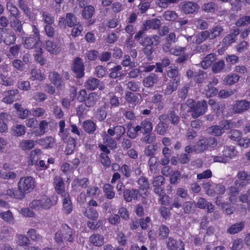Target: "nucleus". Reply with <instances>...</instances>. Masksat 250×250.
<instances>
[{"label": "nucleus", "mask_w": 250, "mask_h": 250, "mask_svg": "<svg viewBox=\"0 0 250 250\" xmlns=\"http://www.w3.org/2000/svg\"><path fill=\"white\" fill-rule=\"evenodd\" d=\"M250 108V102L246 100H238L233 105L232 110L235 114L242 113Z\"/></svg>", "instance_id": "obj_7"}, {"label": "nucleus", "mask_w": 250, "mask_h": 250, "mask_svg": "<svg viewBox=\"0 0 250 250\" xmlns=\"http://www.w3.org/2000/svg\"><path fill=\"white\" fill-rule=\"evenodd\" d=\"M14 107L17 111V114L19 119H25L28 118L31 113V112L29 110L22 107L21 105L20 104H15Z\"/></svg>", "instance_id": "obj_22"}, {"label": "nucleus", "mask_w": 250, "mask_h": 250, "mask_svg": "<svg viewBox=\"0 0 250 250\" xmlns=\"http://www.w3.org/2000/svg\"><path fill=\"white\" fill-rule=\"evenodd\" d=\"M84 67L82 60L80 58H77L75 60L73 71L78 78L83 77L84 75Z\"/></svg>", "instance_id": "obj_17"}, {"label": "nucleus", "mask_w": 250, "mask_h": 250, "mask_svg": "<svg viewBox=\"0 0 250 250\" xmlns=\"http://www.w3.org/2000/svg\"><path fill=\"white\" fill-rule=\"evenodd\" d=\"M158 159L157 157H151L149 158L148 164L151 173L156 172L158 166Z\"/></svg>", "instance_id": "obj_49"}, {"label": "nucleus", "mask_w": 250, "mask_h": 250, "mask_svg": "<svg viewBox=\"0 0 250 250\" xmlns=\"http://www.w3.org/2000/svg\"><path fill=\"white\" fill-rule=\"evenodd\" d=\"M16 244L21 247H27L29 245L30 240L29 238L24 234H17L16 235Z\"/></svg>", "instance_id": "obj_30"}, {"label": "nucleus", "mask_w": 250, "mask_h": 250, "mask_svg": "<svg viewBox=\"0 0 250 250\" xmlns=\"http://www.w3.org/2000/svg\"><path fill=\"white\" fill-rule=\"evenodd\" d=\"M138 184L139 185V188L143 190H146L149 187L148 181L144 176H141L139 178Z\"/></svg>", "instance_id": "obj_60"}, {"label": "nucleus", "mask_w": 250, "mask_h": 250, "mask_svg": "<svg viewBox=\"0 0 250 250\" xmlns=\"http://www.w3.org/2000/svg\"><path fill=\"white\" fill-rule=\"evenodd\" d=\"M208 31L209 33L210 40H213L221 36L223 33L224 29L221 25L217 24Z\"/></svg>", "instance_id": "obj_20"}, {"label": "nucleus", "mask_w": 250, "mask_h": 250, "mask_svg": "<svg viewBox=\"0 0 250 250\" xmlns=\"http://www.w3.org/2000/svg\"><path fill=\"white\" fill-rule=\"evenodd\" d=\"M141 96L139 94H134V93L130 91L126 92L125 94V99L126 102L132 104V106H136L140 101Z\"/></svg>", "instance_id": "obj_16"}, {"label": "nucleus", "mask_w": 250, "mask_h": 250, "mask_svg": "<svg viewBox=\"0 0 250 250\" xmlns=\"http://www.w3.org/2000/svg\"><path fill=\"white\" fill-rule=\"evenodd\" d=\"M76 141L75 139L69 137L67 140V146L66 148V152L67 154H71L73 152L75 148Z\"/></svg>", "instance_id": "obj_56"}, {"label": "nucleus", "mask_w": 250, "mask_h": 250, "mask_svg": "<svg viewBox=\"0 0 250 250\" xmlns=\"http://www.w3.org/2000/svg\"><path fill=\"white\" fill-rule=\"evenodd\" d=\"M168 125L164 122H160L156 125L155 130L160 135H165L167 132Z\"/></svg>", "instance_id": "obj_46"}, {"label": "nucleus", "mask_w": 250, "mask_h": 250, "mask_svg": "<svg viewBox=\"0 0 250 250\" xmlns=\"http://www.w3.org/2000/svg\"><path fill=\"white\" fill-rule=\"evenodd\" d=\"M157 149L156 143L148 146L144 150L145 154L147 157H155Z\"/></svg>", "instance_id": "obj_48"}, {"label": "nucleus", "mask_w": 250, "mask_h": 250, "mask_svg": "<svg viewBox=\"0 0 250 250\" xmlns=\"http://www.w3.org/2000/svg\"><path fill=\"white\" fill-rule=\"evenodd\" d=\"M46 50L51 54H55L59 51L58 46L51 41H47L45 43Z\"/></svg>", "instance_id": "obj_53"}, {"label": "nucleus", "mask_w": 250, "mask_h": 250, "mask_svg": "<svg viewBox=\"0 0 250 250\" xmlns=\"http://www.w3.org/2000/svg\"><path fill=\"white\" fill-rule=\"evenodd\" d=\"M217 145V139L213 137L204 138L195 145V152L201 153L209 148H214Z\"/></svg>", "instance_id": "obj_4"}, {"label": "nucleus", "mask_w": 250, "mask_h": 250, "mask_svg": "<svg viewBox=\"0 0 250 250\" xmlns=\"http://www.w3.org/2000/svg\"><path fill=\"white\" fill-rule=\"evenodd\" d=\"M161 23L160 20L155 18L146 21L144 23L143 26L146 30H147L149 29H157L159 28Z\"/></svg>", "instance_id": "obj_23"}, {"label": "nucleus", "mask_w": 250, "mask_h": 250, "mask_svg": "<svg viewBox=\"0 0 250 250\" xmlns=\"http://www.w3.org/2000/svg\"><path fill=\"white\" fill-rule=\"evenodd\" d=\"M56 203V197L53 196L51 197H48L46 195H43L40 199L33 200L30 203L29 206L35 210H40L48 209Z\"/></svg>", "instance_id": "obj_2"}, {"label": "nucleus", "mask_w": 250, "mask_h": 250, "mask_svg": "<svg viewBox=\"0 0 250 250\" xmlns=\"http://www.w3.org/2000/svg\"><path fill=\"white\" fill-rule=\"evenodd\" d=\"M193 23L197 28L201 30L207 29L208 27V22L202 18L195 19Z\"/></svg>", "instance_id": "obj_40"}, {"label": "nucleus", "mask_w": 250, "mask_h": 250, "mask_svg": "<svg viewBox=\"0 0 250 250\" xmlns=\"http://www.w3.org/2000/svg\"><path fill=\"white\" fill-rule=\"evenodd\" d=\"M140 44L144 46H156L160 43V37L156 35L145 36L143 37L139 42Z\"/></svg>", "instance_id": "obj_8"}, {"label": "nucleus", "mask_w": 250, "mask_h": 250, "mask_svg": "<svg viewBox=\"0 0 250 250\" xmlns=\"http://www.w3.org/2000/svg\"><path fill=\"white\" fill-rule=\"evenodd\" d=\"M19 91L18 89H12L4 92L5 97L2 99V101L6 104H11L15 100V96L18 95Z\"/></svg>", "instance_id": "obj_21"}, {"label": "nucleus", "mask_w": 250, "mask_h": 250, "mask_svg": "<svg viewBox=\"0 0 250 250\" xmlns=\"http://www.w3.org/2000/svg\"><path fill=\"white\" fill-rule=\"evenodd\" d=\"M240 76L238 74L233 73L228 75L224 79V83L226 85H232L238 82Z\"/></svg>", "instance_id": "obj_32"}, {"label": "nucleus", "mask_w": 250, "mask_h": 250, "mask_svg": "<svg viewBox=\"0 0 250 250\" xmlns=\"http://www.w3.org/2000/svg\"><path fill=\"white\" fill-rule=\"evenodd\" d=\"M50 81L53 83L58 90H62L64 88L65 85L62 78L56 72H51L48 76Z\"/></svg>", "instance_id": "obj_10"}, {"label": "nucleus", "mask_w": 250, "mask_h": 250, "mask_svg": "<svg viewBox=\"0 0 250 250\" xmlns=\"http://www.w3.org/2000/svg\"><path fill=\"white\" fill-rule=\"evenodd\" d=\"M104 141L107 146L112 149H114L117 147L116 141L110 136L105 134L104 137Z\"/></svg>", "instance_id": "obj_64"}, {"label": "nucleus", "mask_w": 250, "mask_h": 250, "mask_svg": "<svg viewBox=\"0 0 250 250\" xmlns=\"http://www.w3.org/2000/svg\"><path fill=\"white\" fill-rule=\"evenodd\" d=\"M100 189L97 186H92L87 189L86 196L89 197L93 198L98 196L100 193Z\"/></svg>", "instance_id": "obj_57"}, {"label": "nucleus", "mask_w": 250, "mask_h": 250, "mask_svg": "<svg viewBox=\"0 0 250 250\" xmlns=\"http://www.w3.org/2000/svg\"><path fill=\"white\" fill-rule=\"evenodd\" d=\"M83 130L87 133L93 134L97 128L96 124L90 120H87L83 123Z\"/></svg>", "instance_id": "obj_26"}, {"label": "nucleus", "mask_w": 250, "mask_h": 250, "mask_svg": "<svg viewBox=\"0 0 250 250\" xmlns=\"http://www.w3.org/2000/svg\"><path fill=\"white\" fill-rule=\"evenodd\" d=\"M141 124L144 131L143 133H149L152 130L153 125L150 121L144 120L141 123Z\"/></svg>", "instance_id": "obj_62"}, {"label": "nucleus", "mask_w": 250, "mask_h": 250, "mask_svg": "<svg viewBox=\"0 0 250 250\" xmlns=\"http://www.w3.org/2000/svg\"><path fill=\"white\" fill-rule=\"evenodd\" d=\"M6 8L7 10L10 13V18H16L19 17L20 15L19 10L12 3L8 2L6 3Z\"/></svg>", "instance_id": "obj_47"}, {"label": "nucleus", "mask_w": 250, "mask_h": 250, "mask_svg": "<svg viewBox=\"0 0 250 250\" xmlns=\"http://www.w3.org/2000/svg\"><path fill=\"white\" fill-rule=\"evenodd\" d=\"M208 39L210 40L209 33L208 30L202 31L198 33L194 37L193 42L197 44H201Z\"/></svg>", "instance_id": "obj_29"}, {"label": "nucleus", "mask_w": 250, "mask_h": 250, "mask_svg": "<svg viewBox=\"0 0 250 250\" xmlns=\"http://www.w3.org/2000/svg\"><path fill=\"white\" fill-rule=\"evenodd\" d=\"M168 77L171 79V81L180 82V76L177 68H171L167 72Z\"/></svg>", "instance_id": "obj_52"}, {"label": "nucleus", "mask_w": 250, "mask_h": 250, "mask_svg": "<svg viewBox=\"0 0 250 250\" xmlns=\"http://www.w3.org/2000/svg\"><path fill=\"white\" fill-rule=\"evenodd\" d=\"M42 21L43 22L48 24H52L54 22V18L48 11H45L42 13Z\"/></svg>", "instance_id": "obj_54"}, {"label": "nucleus", "mask_w": 250, "mask_h": 250, "mask_svg": "<svg viewBox=\"0 0 250 250\" xmlns=\"http://www.w3.org/2000/svg\"><path fill=\"white\" fill-rule=\"evenodd\" d=\"M208 109V104L205 100L196 103L194 106H192L187 110L188 112L191 113L193 118H197L205 113Z\"/></svg>", "instance_id": "obj_5"}, {"label": "nucleus", "mask_w": 250, "mask_h": 250, "mask_svg": "<svg viewBox=\"0 0 250 250\" xmlns=\"http://www.w3.org/2000/svg\"><path fill=\"white\" fill-rule=\"evenodd\" d=\"M202 9L206 13H214L218 10V5L216 3L210 1L203 4Z\"/></svg>", "instance_id": "obj_28"}, {"label": "nucleus", "mask_w": 250, "mask_h": 250, "mask_svg": "<svg viewBox=\"0 0 250 250\" xmlns=\"http://www.w3.org/2000/svg\"><path fill=\"white\" fill-rule=\"evenodd\" d=\"M169 228L164 225H161L159 228V237L160 239L164 240L167 238L169 234Z\"/></svg>", "instance_id": "obj_51"}, {"label": "nucleus", "mask_w": 250, "mask_h": 250, "mask_svg": "<svg viewBox=\"0 0 250 250\" xmlns=\"http://www.w3.org/2000/svg\"><path fill=\"white\" fill-rule=\"evenodd\" d=\"M122 64L125 67L128 66L130 68H133L137 65V63L134 60L131 61L129 55H125L122 61Z\"/></svg>", "instance_id": "obj_58"}, {"label": "nucleus", "mask_w": 250, "mask_h": 250, "mask_svg": "<svg viewBox=\"0 0 250 250\" xmlns=\"http://www.w3.org/2000/svg\"><path fill=\"white\" fill-rule=\"evenodd\" d=\"M89 241L93 245L100 247L104 245V237L99 234H94L89 237Z\"/></svg>", "instance_id": "obj_36"}, {"label": "nucleus", "mask_w": 250, "mask_h": 250, "mask_svg": "<svg viewBox=\"0 0 250 250\" xmlns=\"http://www.w3.org/2000/svg\"><path fill=\"white\" fill-rule=\"evenodd\" d=\"M76 237L75 231L66 224H62L60 229L55 234L54 240L59 246V249L64 247L63 240L72 243Z\"/></svg>", "instance_id": "obj_1"}, {"label": "nucleus", "mask_w": 250, "mask_h": 250, "mask_svg": "<svg viewBox=\"0 0 250 250\" xmlns=\"http://www.w3.org/2000/svg\"><path fill=\"white\" fill-rule=\"evenodd\" d=\"M48 122L46 120L41 121L39 125V130H37L34 132L35 136L40 137L43 135L48 126Z\"/></svg>", "instance_id": "obj_37"}, {"label": "nucleus", "mask_w": 250, "mask_h": 250, "mask_svg": "<svg viewBox=\"0 0 250 250\" xmlns=\"http://www.w3.org/2000/svg\"><path fill=\"white\" fill-rule=\"evenodd\" d=\"M180 82L170 80L168 83L166 88L164 90V93L167 95H170L173 92L176 91L180 84Z\"/></svg>", "instance_id": "obj_35"}, {"label": "nucleus", "mask_w": 250, "mask_h": 250, "mask_svg": "<svg viewBox=\"0 0 250 250\" xmlns=\"http://www.w3.org/2000/svg\"><path fill=\"white\" fill-rule=\"evenodd\" d=\"M89 181L87 178L75 179L72 183V190L75 192H79L81 190L80 187L85 188L88 187Z\"/></svg>", "instance_id": "obj_11"}, {"label": "nucleus", "mask_w": 250, "mask_h": 250, "mask_svg": "<svg viewBox=\"0 0 250 250\" xmlns=\"http://www.w3.org/2000/svg\"><path fill=\"white\" fill-rule=\"evenodd\" d=\"M244 224L243 222H239L231 225L228 229V233L233 234L238 233L241 231L244 228Z\"/></svg>", "instance_id": "obj_41"}, {"label": "nucleus", "mask_w": 250, "mask_h": 250, "mask_svg": "<svg viewBox=\"0 0 250 250\" xmlns=\"http://www.w3.org/2000/svg\"><path fill=\"white\" fill-rule=\"evenodd\" d=\"M122 67L120 65H116L112 68L110 70V73L109 74V77L112 79H115L123 75V72L122 71Z\"/></svg>", "instance_id": "obj_42"}, {"label": "nucleus", "mask_w": 250, "mask_h": 250, "mask_svg": "<svg viewBox=\"0 0 250 250\" xmlns=\"http://www.w3.org/2000/svg\"><path fill=\"white\" fill-rule=\"evenodd\" d=\"M237 176L239 180H236L234 182V185L236 186L239 185V186L243 187L246 185V184H244L243 182H241V181H250V175L248 174V173L245 171L238 172Z\"/></svg>", "instance_id": "obj_24"}, {"label": "nucleus", "mask_w": 250, "mask_h": 250, "mask_svg": "<svg viewBox=\"0 0 250 250\" xmlns=\"http://www.w3.org/2000/svg\"><path fill=\"white\" fill-rule=\"evenodd\" d=\"M24 46L26 48L31 49L38 47H42V42L40 39L36 38L32 36L26 38L24 42Z\"/></svg>", "instance_id": "obj_13"}, {"label": "nucleus", "mask_w": 250, "mask_h": 250, "mask_svg": "<svg viewBox=\"0 0 250 250\" xmlns=\"http://www.w3.org/2000/svg\"><path fill=\"white\" fill-rule=\"evenodd\" d=\"M210 133L215 136H220L224 133V129L220 125H212L209 128Z\"/></svg>", "instance_id": "obj_63"}, {"label": "nucleus", "mask_w": 250, "mask_h": 250, "mask_svg": "<svg viewBox=\"0 0 250 250\" xmlns=\"http://www.w3.org/2000/svg\"><path fill=\"white\" fill-rule=\"evenodd\" d=\"M16 37L12 32L6 33L3 39V42L8 45L14 44L16 41Z\"/></svg>", "instance_id": "obj_61"}, {"label": "nucleus", "mask_w": 250, "mask_h": 250, "mask_svg": "<svg viewBox=\"0 0 250 250\" xmlns=\"http://www.w3.org/2000/svg\"><path fill=\"white\" fill-rule=\"evenodd\" d=\"M95 12V8L91 5L86 6L84 8L82 12V16L85 19H89L91 18Z\"/></svg>", "instance_id": "obj_55"}, {"label": "nucleus", "mask_w": 250, "mask_h": 250, "mask_svg": "<svg viewBox=\"0 0 250 250\" xmlns=\"http://www.w3.org/2000/svg\"><path fill=\"white\" fill-rule=\"evenodd\" d=\"M18 5L27 17L29 18L31 17L32 12L27 0H19L18 1Z\"/></svg>", "instance_id": "obj_33"}, {"label": "nucleus", "mask_w": 250, "mask_h": 250, "mask_svg": "<svg viewBox=\"0 0 250 250\" xmlns=\"http://www.w3.org/2000/svg\"><path fill=\"white\" fill-rule=\"evenodd\" d=\"M108 107V104L104 103L98 109L96 114V118L100 122L104 121L107 116L106 109Z\"/></svg>", "instance_id": "obj_25"}, {"label": "nucleus", "mask_w": 250, "mask_h": 250, "mask_svg": "<svg viewBox=\"0 0 250 250\" xmlns=\"http://www.w3.org/2000/svg\"><path fill=\"white\" fill-rule=\"evenodd\" d=\"M180 6L181 11L185 14L197 13L200 9L197 3L191 1H184L180 3Z\"/></svg>", "instance_id": "obj_6"}, {"label": "nucleus", "mask_w": 250, "mask_h": 250, "mask_svg": "<svg viewBox=\"0 0 250 250\" xmlns=\"http://www.w3.org/2000/svg\"><path fill=\"white\" fill-rule=\"evenodd\" d=\"M139 191L138 189L132 188L131 189L125 188L124 190V199L126 202H130L132 199L138 200Z\"/></svg>", "instance_id": "obj_14"}, {"label": "nucleus", "mask_w": 250, "mask_h": 250, "mask_svg": "<svg viewBox=\"0 0 250 250\" xmlns=\"http://www.w3.org/2000/svg\"><path fill=\"white\" fill-rule=\"evenodd\" d=\"M157 76L155 73H151L143 80L144 85L146 87L152 86L157 81Z\"/></svg>", "instance_id": "obj_34"}, {"label": "nucleus", "mask_w": 250, "mask_h": 250, "mask_svg": "<svg viewBox=\"0 0 250 250\" xmlns=\"http://www.w3.org/2000/svg\"><path fill=\"white\" fill-rule=\"evenodd\" d=\"M53 185L55 191L58 194H63L65 191L64 183L63 179L60 176H55L53 180Z\"/></svg>", "instance_id": "obj_18"}, {"label": "nucleus", "mask_w": 250, "mask_h": 250, "mask_svg": "<svg viewBox=\"0 0 250 250\" xmlns=\"http://www.w3.org/2000/svg\"><path fill=\"white\" fill-rule=\"evenodd\" d=\"M215 60V56L214 54H209L205 57L201 62V66L204 69L208 68Z\"/></svg>", "instance_id": "obj_39"}, {"label": "nucleus", "mask_w": 250, "mask_h": 250, "mask_svg": "<svg viewBox=\"0 0 250 250\" xmlns=\"http://www.w3.org/2000/svg\"><path fill=\"white\" fill-rule=\"evenodd\" d=\"M222 153L227 159H233L237 155V151L235 147L233 146H224Z\"/></svg>", "instance_id": "obj_27"}, {"label": "nucleus", "mask_w": 250, "mask_h": 250, "mask_svg": "<svg viewBox=\"0 0 250 250\" xmlns=\"http://www.w3.org/2000/svg\"><path fill=\"white\" fill-rule=\"evenodd\" d=\"M36 187V180L31 176L21 178L18 183V188L21 193L25 194L31 192Z\"/></svg>", "instance_id": "obj_3"}, {"label": "nucleus", "mask_w": 250, "mask_h": 250, "mask_svg": "<svg viewBox=\"0 0 250 250\" xmlns=\"http://www.w3.org/2000/svg\"><path fill=\"white\" fill-rule=\"evenodd\" d=\"M84 87L87 89L94 90L96 88L103 89L104 88V85L103 82H100L98 79L90 77L84 83Z\"/></svg>", "instance_id": "obj_9"}, {"label": "nucleus", "mask_w": 250, "mask_h": 250, "mask_svg": "<svg viewBox=\"0 0 250 250\" xmlns=\"http://www.w3.org/2000/svg\"><path fill=\"white\" fill-rule=\"evenodd\" d=\"M103 190L105 193V196L108 199H112L115 196V192L113 191V187L110 184H104L103 187Z\"/></svg>", "instance_id": "obj_43"}, {"label": "nucleus", "mask_w": 250, "mask_h": 250, "mask_svg": "<svg viewBox=\"0 0 250 250\" xmlns=\"http://www.w3.org/2000/svg\"><path fill=\"white\" fill-rule=\"evenodd\" d=\"M27 234L29 237L33 241L40 242L42 239V236L39 234L34 229H31L28 230Z\"/></svg>", "instance_id": "obj_45"}, {"label": "nucleus", "mask_w": 250, "mask_h": 250, "mask_svg": "<svg viewBox=\"0 0 250 250\" xmlns=\"http://www.w3.org/2000/svg\"><path fill=\"white\" fill-rule=\"evenodd\" d=\"M12 134L17 137L23 136L26 132V127L21 125H16L12 127Z\"/></svg>", "instance_id": "obj_38"}, {"label": "nucleus", "mask_w": 250, "mask_h": 250, "mask_svg": "<svg viewBox=\"0 0 250 250\" xmlns=\"http://www.w3.org/2000/svg\"><path fill=\"white\" fill-rule=\"evenodd\" d=\"M167 248L168 250H185L184 242L181 240H177L171 237L168 238L166 241Z\"/></svg>", "instance_id": "obj_12"}, {"label": "nucleus", "mask_w": 250, "mask_h": 250, "mask_svg": "<svg viewBox=\"0 0 250 250\" xmlns=\"http://www.w3.org/2000/svg\"><path fill=\"white\" fill-rule=\"evenodd\" d=\"M35 142L32 140H22L19 144V147L22 150L29 151L34 147Z\"/></svg>", "instance_id": "obj_31"}, {"label": "nucleus", "mask_w": 250, "mask_h": 250, "mask_svg": "<svg viewBox=\"0 0 250 250\" xmlns=\"http://www.w3.org/2000/svg\"><path fill=\"white\" fill-rule=\"evenodd\" d=\"M207 73L202 70L196 73L194 76V81L198 83H202L207 78Z\"/></svg>", "instance_id": "obj_59"}, {"label": "nucleus", "mask_w": 250, "mask_h": 250, "mask_svg": "<svg viewBox=\"0 0 250 250\" xmlns=\"http://www.w3.org/2000/svg\"><path fill=\"white\" fill-rule=\"evenodd\" d=\"M65 19L67 25L69 27H72L77 24V20L75 15L71 13L66 14Z\"/></svg>", "instance_id": "obj_50"}, {"label": "nucleus", "mask_w": 250, "mask_h": 250, "mask_svg": "<svg viewBox=\"0 0 250 250\" xmlns=\"http://www.w3.org/2000/svg\"><path fill=\"white\" fill-rule=\"evenodd\" d=\"M42 151L40 149H35L31 151L28 157L27 163L29 166L36 165L40 159Z\"/></svg>", "instance_id": "obj_15"}, {"label": "nucleus", "mask_w": 250, "mask_h": 250, "mask_svg": "<svg viewBox=\"0 0 250 250\" xmlns=\"http://www.w3.org/2000/svg\"><path fill=\"white\" fill-rule=\"evenodd\" d=\"M30 74V79L32 81L37 80L41 81L45 78L44 75L43 73H42L40 70L38 69H32L31 71Z\"/></svg>", "instance_id": "obj_44"}, {"label": "nucleus", "mask_w": 250, "mask_h": 250, "mask_svg": "<svg viewBox=\"0 0 250 250\" xmlns=\"http://www.w3.org/2000/svg\"><path fill=\"white\" fill-rule=\"evenodd\" d=\"M100 98V96L96 92L90 93L86 97L84 103L88 107H93Z\"/></svg>", "instance_id": "obj_19"}]
</instances>
